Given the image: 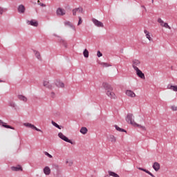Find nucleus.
<instances>
[{
  "instance_id": "9",
  "label": "nucleus",
  "mask_w": 177,
  "mask_h": 177,
  "mask_svg": "<svg viewBox=\"0 0 177 177\" xmlns=\"http://www.w3.org/2000/svg\"><path fill=\"white\" fill-rule=\"evenodd\" d=\"M28 24H29L30 26H32L33 27H38V21L35 19L28 21Z\"/></svg>"
},
{
  "instance_id": "35",
  "label": "nucleus",
  "mask_w": 177,
  "mask_h": 177,
  "mask_svg": "<svg viewBox=\"0 0 177 177\" xmlns=\"http://www.w3.org/2000/svg\"><path fill=\"white\" fill-rule=\"evenodd\" d=\"M144 172H146V174H148V175H150V176H151V177H156L153 174H151V172H150L147 169L144 170Z\"/></svg>"
},
{
  "instance_id": "5",
  "label": "nucleus",
  "mask_w": 177,
  "mask_h": 177,
  "mask_svg": "<svg viewBox=\"0 0 177 177\" xmlns=\"http://www.w3.org/2000/svg\"><path fill=\"white\" fill-rule=\"evenodd\" d=\"M135 71H136V75H138V77H139L142 80H145V73H143V72H142V71H140L139 68H136Z\"/></svg>"
},
{
  "instance_id": "23",
  "label": "nucleus",
  "mask_w": 177,
  "mask_h": 177,
  "mask_svg": "<svg viewBox=\"0 0 177 177\" xmlns=\"http://www.w3.org/2000/svg\"><path fill=\"white\" fill-rule=\"evenodd\" d=\"M108 174L109 175V176H113V177H120V176L118 174H117L114 171H108Z\"/></svg>"
},
{
  "instance_id": "43",
  "label": "nucleus",
  "mask_w": 177,
  "mask_h": 177,
  "mask_svg": "<svg viewBox=\"0 0 177 177\" xmlns=\"http://www.w3.org/2000/svg\"><path fill=\"white\" fill-rule=\"evenodd\" d=\"M4 11L5 10H3V8L2 7H0V15H3Z\"/></svg>"
},
{
  "instance_id": "8",
  "label": "nucleus",
  "mask_w": 177,
  "mask_h": 177,
  "mask_svg": "<svg viewBox=\"0 0 177 177\" xmlns=\"http://www.w3.org/2000/svg\"><path fill=\"white\" fill-rule=\"evenodd\" d=\"M0 125H2L3 128H7L8 129H15V127L6 124V123L3 122L2 120H0Z\"/></svg>"
},
{
  "instance_id": "19",
  "label": "nucleus",
  "mask_w": 177,
  "mask_h": 177,
  "mask_svg": "<svg viewBox=\"0 0 177 177\" xmlns=\"http://www.w3.org/2000/svg\"><path fill=\"white\" fill-rule=\"evenodd\" d=\"M167 89H171V91H174V92H177V86H172L171 84H168Z\"/></svg>"
},
{
  "instance_id": "10",
  "label": "nucleus",
  "mask_w": 177,
  "mask_h": 177,
  "mask_svg": "<svg viewBox=\"0 0 177 177\" xmlns=\"http://www.w3.org/2000/svg\"><path fill=\"white\" fill-rule=\"evenodd\" d=\"M26 12V7H24V5L21 4L18 7V12L19 13H24Z\"/></svg>"
},
{
  "instance_id": "38",
  "label": "nucleus",
  "mask_w": 177,
  "mask_h": 177,
  "mask_svg": "<svg viewBox=\"0 0 177 177\" xmlns=\"http://www.w3.org/2000/svg\"><path fill=\"white\" fill-rule=\"evenodd\" d=\"M162 27H165V28H169V30H171V27L168 26V23L163 24V26Z\"/></svg>"
},
{
  "instance_id": "21",
  "label": "nucleus",
  "mask_w": 177,
  "mask_h": 177,
  "mask_svg": "<svg viewBox=\"0 0 177 177\" xmlns=\"http://www.w3.org/2000/svg\"><path fill=\"white\" fill-rule=\"evenodd\" d=\"M60 44L64 46V48H68V44L67 41H66L64 39H61L59 41Z\"/></svg>"
},
{
  "instance_id": "40",
  "label": "nucleus",
  "mask_w": 177,
  "mask_h": 177,
  "mask_svg": "<svg viewBox=\"0 0 177 177\" xmlns=\"http://www.w3.org/2000/svg\"><path fill=\"white\" fill-rule=\"evenodd\" d=\"M80 24H82V18H81V17H79V21L77 26H80Z\"/></svg>"
},
{
  "instance_id": "42",
  "label": "nucleus",
  "mask_w": 177,
  "mask_h": 177,
  "mask_svg": "<svg viewBox=\"0 0 177 177\" xmlns=\"http://www.w3.org/2000/svg\"><path fill=\"white\" fill-rule=\"evenodd\" d=\"M97 56L98 57H102V56H103V54L100 51H97Z\"/></svg>"
},
{
  "instance_id": "37",
  "label": "nucleus",
  "mask_w": 177,
  "mask_h": 177,
  "mask_svg": "<svg viewBox=\"0 0 177 177\" xmlns=\"http://www.w3.org/2000/svg\"><path fill=\"white\" fill-rule=\"evenodd\" d=\"M158 22L160 24V26L162 27L164 23V21H162V19H161V18H158Z\"/></svg>"
},
{
  "instance_id": "46",
  "label": "nucleus",
  "mask_w": 177,
  "mask_h": 177,
  "mask_svg": "<svg viewBox=\"0 0 177 177\" xmlns=\"http://www.w3.org/2000/svg\"><path fill=\"white\" fill-rule=\"evenodd\" d=\"M51 97H55V93L53 92L51 93Z\"/></svg>"
},
{
  "instance_id": "25",
  "label": "nucleus",
  "mask_w": 177,
  "mask_h": 177,
  "mask_svg": "<svg viewBox=\"0 0 177 177\" xmlns=\"http://www.w3.org/2000/svg\"><path fill=\"white\" fill-rule=\"evenodd\" d=\"M80 132L82 133V135H86V133H88V129H86V127H82Z\"/></svg>"
},
{
  "instance_id": "26",
  "label": "nucleus",
  "mask_w": 177,
  "mask_h": 177,
  "mask_svg": "<svg viewBox=\"0 0 177 177\" xmlns=\"http://www.w3.org/2000/svg\"><path fill=\"white\" fill-rule=\"evenodd\" d=\"M18 99H19V100H22V102H27V97L23 95H19Z\"/></svg>"
},
{
  "instance_id": "47",
  "label": "nucleus",
  "mask_w": 177,
  "mask_h": 177,
  "mask_svg": "<svg viewBox=\"0 0 177 177\" xmlns=\"http://www.w3.org/2000/svg\"><path fill=\"white\" fill-rule=\"evenodd\" d=\"M141 8H143L145 9V10L147 11L146 7L145 6H142Z\"/></svg>"
},
{
  "instance_id": "22",
  "label": "nucleus",
  "mask_w": 177,
  "mask_h": 177,
  "mask_svg": "<svg viewBox=\"0 0 177 177\" xmlns=\"http://www.w3.org/2000/svg\"><path fill=\"white\" fill-rule=\"evenodd\" d=\"M109 140L111 142V143H115L117 142V138H115V136L113 135L109 136Z\"/></svg>"
},
{
  "instance_id": "7",
  "label": "nucleus",
  "mask_w": 177,
  "mask_h": 177,
  "mask_svg": "<svg viewBox=\"0 0 177 177\" xmlns=\"http://www.w3.org/2000/svg\"><path fill=\"white\" fill-rule=\"evenodd\" d=\"M93 23L97 27H104V25H103V23L100 22L96 19H92Z\"/></svg>"
},
{
  "instance_id": "18",
  "label": "nucleus",
  "mask_w": 177,
  "mask_h": 177,
  "mask_svg": "<svg viewBox=\"0 0 177 177\" xmlns=\"http://www.w3.org/2000/svg\"><path fill=\"white\" fill-rule=\"evenodd\" d=\"M33 52L37 59H38V60H42V57H41V53H39V51L34 50Z\"/></svg>"
},
{
  "instance_id": "29",
  "label": "nucleus",
  "mask_w": 177,
  "mask_h": 177,
  "mask_svg": "<svg viewBox=\"0 0 177 177\" xmlns=\"http://www.w3.org/2000/svg\"><path fill=\"white\" fill-rule=\"evenodd\" d=\"M64 25L65 26H68V27H71V28H73L74 26L73 25V24H71V22L66 21L64 22Z\"/></svg>"
},
{
  "instance_id": "48",
  "label": "nucleus",
  "mask_w": 177,
  "mask_h": 177,
  "mask_svg": "<svg viewBox=\"0 0 177 177\" xmlns=\"http://www.w3.org/2000/svg\"><path fill=\"white\" fill-rule=\"evenodd\" d=\"M173 110L176 111L177 110L176 107L175 108L173 107Z\"/></svg>"
},
{
  "instance_id": "1",
  "label": "nucleus",
  "mask_w": 177,
  "mask_h": 177,
  "mask_svg": "<svg viewBox=\"0 0 177 177\" xmlns=\"http://www.w3.org/2000/svg\"><path fill=\"white\" fill-rule=\"evenodd\" d=\"M102 86L105 89L106 93L107 96H109V97H110L111 99H115V93L113 92V88L111 87V85L109 84L106 82H104L102 84Z\"/></svg>"
},
{
  "instance_id": "34",
  "label": "nucleus",
  "mask_w": 177,
  "mask_h": 177,
  "mask_svg": "<svg viewBox=\"0 0 177 177\" xmlns=\"http://www.w3.org/2000/svg\"><path fill=\"white\" fill-rule=\"evenodd\" d=\"M144 172H146V174H148V175H150V176H151V177H156L153 174H151V172H150L147 169L144 170Z\"/></svg>"
},
{
  "instance_id": "14",
  "label": "nucleus",
  "mask_w": 177,
  "mask_h": 177,
  "mask_svg": "<svg viewBox=\"0 0 177 177\" xmlns=\"http://www.w3.org/2000/svg\"><path fill=\"white\" fill-rule=\"evenodd\" d=\"M126 95H127V96H129L130 97H135L136 96V94H135V93H133V91L131 90H127L126 91Z\"/></svg>"
},
{
  "instance_id": "11",
  "label": "nucleus",
  "mask_w": 177,
  "mask_h": 177,
  "mask_svg": "<svg viewBox=\"0 0 177 177\" xmlns=\"http://www.w3.org/2000/svg\"><path fill=\"white\" fill-rule=\"evenodd\" d=\"M78 10H80V12L83 13L84 12V9L82 8H75L73 10V16H77V12H78Z\"/></svg>"
},
{
  "instance_id": "51",
  "label": "nucleus",
  "mask_w": 177,
  "mask_h": 177,
  "mask_svg": "<svg viewBox=\"0 0 177 177\" xmlns=\"http://www.w3.org/2000/svg\"><path fill=\"white\" fill-rule=\"evenodd\" d=\"M154 2V0H152V3Z\"/></svg>"
},
{
  "instance_id": "24",
  "label": "nucleus",
  "mask_w": 177,
  "mask_h": 177,
  "mask_svg": "<svg viewBox=\"0 0 177 177\" xmlns=\"http://www.w3.org/2000/svg\"><path fill=\"white\" fill-rule=\"evenodd\" d=\"M145 34H146V37L149 39V41H153V39L150 37V33L147 30H144Z\"/></svg>"
},
{
  "instance_id": "33",
  "label": "nucleus",
  "mask_w": 177,
  "mask_h": 177,
  "mask_svg": "<svg viewBox=\"0 0 177 177\" xmlns=\"http://www.w3.org/2000/svg\"><path fill=\"white\" fill-rule=\"evenodd\" d=\"M144 172H146V174H148V175H150V176H151V177H156L153 174H151V172H150L147 169L144 170Z\"/></svg>"
},
{
  "instance_id": "39",
  "label": "nucleus",
  "mask_w": 177,
  "mask_h": 177,
  "mask_svg": "<svg viewBox=\"0 0 177 177\" xmlns=\"http://www.w3.org/2000/svg\"><path fill=\"white\" fill-rule=\"evenodd\" d=\"M37 3L38 5H39L40 6H41L42 8H45V6H46V5L41 3V1H39V0L37 1Z\"/></svg>"
},
{
  "instance_id": "45",
  "label": "nucleus",
  "mask_w": 177,
  "mask_h": 177,
  "mask_svg": "<svg viewBox=\"0 0 177 177\" xmlns=\"http://www.w3.org/2000/svg\"><path fill=\"white\" fill-rule=\"evenodd\" d=\"M138 169L140 171H143L145 172V171L146 170V169H143V168H141V167H138Z\"/></svg>"
},
{
  "instance_id": "52",
  "label": "nucleus",
  "mask_w": 177,
  "mask_h": 177,
  "mask_svg": "<svg viewBox=\"0 0 177 177\" xmlns=\"http://www.w3.org/2000/svg\"><path fill=\"white\" fill-rule=\"evenodd\" d=\"M77 12H78L79 13H80V10H77Z\"/></svg>"
},
{
  "instance_id": "49",
  "label": "nucleus",
  "mask_w": 177,
  "mask_h": 177,
  "mask_svg": "<svg viewBox=\"0 0 177 177\" xmlns=\"http://www.w3.org/2000/svg\"><path fill=\"white\" fill-rule=\"evenodd\" d=\"M0 82H3V81L0 79Z\"/></svg>"
},
{
  "instance_id": "41",
  "label": "nucleus",
  "mask_w": 177,
  "mask_h": 177,
  "mask_svg": "<svg viewBox=\"0 0 177 177\" xmlns=\"http://www.w3.org/2000/svg\"><path fill=\"white\" fill-rule=\"evenodd\" d=\"M45 156H48L49 158H52L53 156H52V155H50L49 153L45 151L44 152Z\"/></svg>"
},
{
  "instance_id": "17",
  "label": "nucleus",
  "mask_w": 177,
  "mask_h": 177,
  "mask_svg": "<svg viewBox=\"0 0 177 177\" xmlns=\"http://www.w3.org/2000/svg\"><path fill=\"white\" fill-rule=\"evenodd\" d=\"M11 169H12V171H23V168L20 165H18L17 167H14V166L11 167Z\"/></svg>"
},
{
  "instance_id": "2",
  "label": "nucleus",
  "mask_w": 177,
  "mask_h": 177,
  "mask_svg": "<svg viewBox=\"0 0 177 177\" xmlns=\"http://www.w3.org/2000/svg\"><path fill=\"white\" fill-rule=\"evenodd\" d=\"M126 121L129 124H131L133 127H137L138 128H143V127L140 124H138L135 122V120H133V114L132 113H128L127 116L126 118Z\"/></svg>"
},
{
  "instance_id": "27",
  "label": "nucleus",
  "mask_w": 177,
  "mask_h": 177,
  "mask_svg": "<svg viewBox=\"0 0 177 177\" xmlns=\"http://www.w3.org/2000/svg\"><path fill=\"white\" fill-rule=\"evenodd\" d=\"M114 127L116 131H118L119 132H127V130L120 128L117 124H115Z\"/></svg>"
},
{
  "instance_id": "28",
  "label": "nucleus",
  "mask_w": 177,
  "mask_h": 177,
  "mask_svg": "<svg viewBox=\"0 0 177 177\" xmlns=\"http://www.w3.org/2000/svg\"><path fill=\"white\" fill-rule=\"evenodd\" d=\"M44 86H46V88H48V89H50L52 88V85L49 84V82L46 81L44 82Z\"/></svg>"
},
{
  "instance_id": "15",
  "label": "nucleus",
  "mask_w": 177,
  "mask_h": 177,
  "mask_svg": "<svg viewBox=\"0 0 177 177\" xmlns=\"http://www.w3.org/2000/svg\"><path fill=\"white\" fill-rule=\"evenodd\" d=\"M44 174L45 175H50V168L48 166L45 167L43 169Z\"/></svg>"
},
{
  "instance_id": "12",
  "label": "nucleus",
  "mask_w": 177,
  "mask_h": 177,
  "mask_svg": "<svg viewBox=\"0 0 177 177\" xmlns=\"http://www.w3.org/2000/svg\"><path fill=\"white\" fill-rule=\"evenodd\" d=\"M133 63V68H134V70H136V68H138V67L136 66H139V64H140V61L138 60V59H133L132 61Z\"/></svg>"
},
{
  "instance_id": "20",
  "label": "nucleus",
  "mask_w": 177,
  "mask_h": 177,
  "mask_svg": "<svg viewBox=\"0 0 177 177\" xmlns=\"http://www.w3.org/2000/svg\"><path fill=\"white\" fill-rule=\"evenodd\" d=\"M8 106H10V107H12L13 109H15V110H17V105L16 104V103L13 101H11L9 102Z\"/></svg>"
},
{
  "instance_id": "30",
  "label": "nucleus",
  "mask_w": 177,
  "mask_h": 177,
  "mask_svg": "<svg viewBox=\"0 0 177 177\" xmlns=\"http://www.w3.org/2000/svg\"><path fill=\"white\" fill-rule=\"evenodd\" d=\"M83 55L84 56V57H89V51H88L87 49H84V52H83Z\"/></svg>"
},
{
  "instance_id": "53",
  "label": "nucleus",
  "mask_w": 177,
  "mask_h": 177,
  "mask_svg": "<svg viewBox=\"0 0 177 177\" xmlns=\"http://www.w3.org/2000/svg\"><path fill=\"white\" fill-rule=\"evenodd\" d=\"M95 1H99V0H95Z\"/></svg>"
},
{
  "instance_id": "6",
  "label": "nucleus",
  "mask_w": 177,
  "mask_h": 177,
  "mask_svg": "<svg viewBox=\"0 0 177 177\" xmlns=\"http://www.w3.org/2000/svg\"><path fill=\"white\" fill-rule=\"evenodd\" d=\"M56 13L57 16H64L66 15V10L59 8L57 9Z\"/></svg>"
},
{
  "instance_id": "16",
  "label": "nucleus",
  "mask_w": 177,
  "mask_h": 177,
  "mask_svg": "<svg viewBox=\"0 0 177 177\" xmlns=\"http://www.w3.org/2000/svg\"><path fill=\"white\" fill-rule=\"evenodd\" d=\"M55 85L56 86H57V88H64V83L59 80H57V82H55Z\"/></svg>"
},
{
  "instance_id": "3",
  "label": "nucleus",
  "mask_w": 177,
  "mask_h": 177,
  "mask_svg": "<svg viewBox=\"0 0 177 177\" xmlns=\"http://www.w3.org/2000/svg\"><path fill=\"white\" fill-rule=\"evenodd\" d=\"M24 127H26V128H30V129H35V131H37V132H42L41 129L37 128L34 124L31 123H24Z\"/></svg>"
},
{
  "instance_id": "44",
  "label": "nucleus",
  "mask_w": 177,
  "mask_h": 177,
  "mask_svg": "<svg viewBox=\"0 0 177 177\" xmlns=\"http://www.w3.org/2000/svg\"><path fill=\"white\" fill-rule=\"evenodd\" d=\"M66 164H68L69 167H71L73 165V162H68V160L66 161Z\"/></svg>"
},
{
  "instance_id": "31",
  "label": "nucleus",
  "mask_w": 177,
  "mask_h": 177,
  "mask_svg": "<svg viewBox=\"0 0 177 177\" xmlns=\"http://www.w3.org/2000/svg\"><path fill=\"white\" fill-rule=\"evenodd\" d=\"M100 66H102V67H110V64L106 62H100Z\"/></svg>"
},
{
  "instance_id": "32",
  "label": "nucleus",
  "mask_w": 177,
  "mask_h": 177,
  "mask_svg": "<svg viewBox=\"0 0 177 177\" xmlns=\"http://www.w3.org/2000/svg\"><path fill=\"white\" fill-rule=\"evenodd\" d=\"M52 124L54 127H55V128H58V129H62V127L54 121H52Z\"/></svg>"
},
{
  "instance_id": "4",
  "label": "nucleus",
  "mask_w": 177,
  "mask_h": 177,
  "mask_svg": "<svg viewBox=\"0 0 177 177\" xmlns=\"http://www.w3.org/2000/svg\"><path fill=\"white\" fill-rule=\"evenodd\" d=\"M58 136L59 138H60V139H62V140H64V142H67V143H71V145H73L71 140H69L68 138L63 135V133H59Z\"/></svg>"
},
{
  "instance_id": "36",
  "label": "nucleus",
  "mask_w": 177,
  "mask_h": 177,
  "mask_svg": "<svg viewBox=\"0 0 177 177\" xmlns=\"http://www.w3.org/2000/svg\"><path fill=\"white\" fill-rule=\"evenodd\" d=\"M144 172H146V174H148V175H150V176H151V177H156L153 174H151V172H150L147 169L144 170Z\"/></svg>"
},
{
  "instance_id": "50",
  "label": "nucleus",
  "mask_w": 177,
  "mask_h": 177,
  "mask_svg": "<svg viewBox=\"0 0 177 177\" xmlns=\"http://www.w3.org/2000/svg\"><path fill=\"white\" fill-rule=\"evenodd\" d=\"M104 177H109V175H106Z\"/></svg>"
},
{
  "instance_id": "13",
  "label": "nucleus",
  "mask_w": 177,
  "mask_h": 177,
  "mask_svg": "<svg viewBox=\"0 0 177 177\" xmlns=\"http://www.w3.org/2000/svg\"><path fill=\"white\" fill-rule=\"evenodd\" d=\"M152 167L154 171H156V172H158V171H160V163L155 162Z\"/></svg>"
}]
</instances>
